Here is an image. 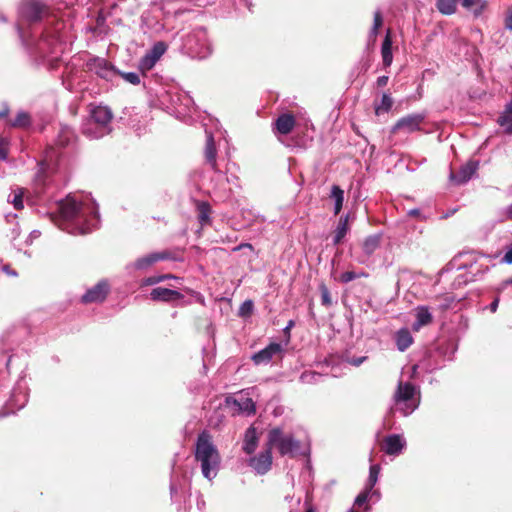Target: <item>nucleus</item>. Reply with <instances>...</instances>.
<instances>
[{
	"mask_svg": "<svg viewBox=\"0 0 512 512\" xmlns=\"http://www.w3.org/2000/svg\"><path fill=\"white\" fill-rule=\"evenodd\" d=\"M65 23L51 15L40 0H23L16 23L19 38L29 55L39 64L54 69L63 51Z\"/></svg>",
	"mask_w": 512,
	"mask_h": 512,
	"instance_id": "f257e3e1",
	"label": "nucleus"
},
{
	"mask_svg": "<svg viewBox=\"0 0 512 512\" xmlns=\"http://www.w3.org/2000/svg\"><path fill=\"white\" fill-rule=\"evenodd\" d=\"M61 229L70 234H87L100 224L98 205L89 196L68 195L58 202Z\"/></svg>",
	"mask_w": 512,
	"mask_h": 512,
	"instance_id": "f03ea898",
	"label": "nucleus"
},
{
	"mask_svg": "<svg viewBox=\"0 0 512 512\" xmlns=\"http://www.w3.org/2000/svg\"><path fill=\"white\" fill-rule=\"evenodd\" d=\"M194 456L200 463L202 475L210 481L214 479L219 471L221 458L211 436L205 431L197 437Z\"/></svg>",
	"mask_w": 512,
	"mask_h": 512,
	"instance_id": "7ed1b4c3",
	"label": "nucleus"
},
{
	"mask_svg": "<svg viewBox=\"0 0 512 512\" xmlns=\"http://www.w3.org/2000/svg\"><path fill=\"white\" fill-rule=\"evenodd\" d=\"M112 119L113 113L108 106H93L89 116L82 122V134L89 139H100L111 133Z\"/></svg>",
	"mask_w": 512,
	"mask_h": 512,
	"instance_id": "20e7f679",
	"label": "nucleus"
},
{
	"mask_svg": "<svg viewBox=\"0 0 512 512\" xmlns=\"http://www.w3.org/2000/svg\"><path fill=\"white\" fill-rule=\"evenodd\" d=\"M416 387L410 382H399L393 395L391 413H399L403 417L411 415L420 405V397H416Z\"/></svg>",
	"mask_w": 512,
	"mask_h": 512,
	"instance_id": "39448f33",
	"label": "nucleus"
},
{
	"mask_svg": "<svg viewBox=\"0 0 512 512\" xmlns=\"http://www.w3.org/2000/svg\"><path fill=\"white\" fill-rule=\"evenodd\" d=\"M182 47L192 58L205 59L212 53V45L204 27H196L183 37Z\"/></svg>",
	"mask_w": 512,
	"mask_h": 512,
	"instance_id": "423d86ee",
	"label": "nucleus"
},
{
	"mask_svg": "<svg viewBox=\"0 0 512 512\" xmlns=\"http://www.w3.org/2000/svg\"><path fill=\"white\" fill-rule=\"evenodd\" d=\"M266 445L276 448L281 456L295 457L300 452L301 442L292 434H285L281 427H273L268 431Z\"/></svg>",
	"mask_w": 512,
	"mask_h": 512,
	"instance_id": "0eeeda50",
	"label": "nucleus"
},
{
	"mask_svg": "<svg viewBox=\"0 0 512 512\" xmlns=\"http://www.w3.org/2000/svg\"><path fill=\"white\" fill-rule=\"evenodd\" d=\"M28 401V391L27 386L23 383L22 379H20L16 386L12 390V394L9 400L6 402L4 408L0 410V418L6 417L12 413H15L16 410L22 409Z\"/></svg>",
	"mask_w": 512,
	"mask_h": 512,
	"instance_id": "6e6552de",
	"label": "nucleus"
},
{
	"mask_svg": "<svg viewBox=\"0 0 512 512\" xmlns=\"http://www.w3.org/2000/svg\"><path fill=\"white\" fill-rule=\"evenodd\" d=\"M88 71L94 73L99 78L107 81L114 82L118 77L120 70H118L111 62L105 58L93 57L86 62Z\"/></svg>",
	"mask_w": 512,
	"mask_h": 512,
	"instance_id": "1a4fd4ad",
	"label": "nucleus"
},
{
	"mask_svg": "<svg viewBox=\"0 0 512 512\" xmlns=\"http://www.w3.org/2000/svg\"><path fill=\"white\" fill-rule=\"evenodd\" d=\"M190 490V478L185 473L175 469L170 478V496L173 502L185 500Z\"/></svg>",
	"mask_w": 512,
	"mask_h": 512,
	"instance_id": "9d476101",
	"label": "nucleus"
},
{
	"mask_svg": "<svg viewBox=\"0 0 512 512\" xmlns=\"http://www.w3.org/2000/svg\"><path fill=\"white\" fill-rule=\"evenodd\" d=\"M427 117L426 112L412 113L399 118L391 128V133L402 131L411 134L421 130V125Z\"/></svg>",
	"mask_w": 512,
	"mask_h": 512,
	"instance_id": "9b49d317",
	"label": "nucleus"
},
{
	"mask_svg": "<svg viewBox=\"0 0 512 512\" xmlns=\"http://www.w3.org/2000/svg\"><path fill=\"white\" fill-rule=\"evenodd\" d=\"M248 465L256 474L265 475L272 466V449L265 445L263 451L249 459Z\"/></svg>",
	"mask_w": 512,
	"mask_h": 512,
	"instance_id": "f8f14e48",
	"label": "nucleus"
},
{
	"mask_svg": "<svg viewBox=\"0 0 512 512\" xmlns=\"http://www.w3.org/2000/svg\"><path fill=\"white\" fill-rule=\"evenodd\" d=\"M175 259L169 251L152 252L145 256L138 258L135 262L130 264L128 268L132 267L136 270H146L158 261Z\"/></svg>",
	"mask_w": 512,
	"mask_h": 512,
	"instance_id": "ddd939ff",
	"label": "nucleus"
},
{
	"mask_svg": "<svg viewBox=\"0 0 512 512\" xmlns=\"http://www.w3.org/2000/svg\"><path fill=\"white\" fill-rule=\"evenodd\" d=\"M109 292V284L102 280L89 288L81 297V302L84 304L100 303L103 302Z\"/></svg>",
	"mask_w": 512,
	"mask_h": 512,
	"instance_id": "4468645a",
	"label": "nucleus"
},
{
	"mask_svg": "<svg viewBox=\"0 0 512 512\" xmlns=\"http://www.w3.org/2000/svg\"><path fill=\"white\" fill-rule=\"evenodd\" d=\"M406 440L400 434H390L384 438L382 450L389 456H398L406 447Z\"/></svg>",
	"mask_w": 512,
	"mask_h": 512,
	"instance_id": "2eb2a0df",
	"label": "nucleus"
},
{
	"mask_svg": "<svg viewBox=\"0 0 512 512\" xmlns=\"http://www.w3.org/2000/svg\"><path fill=\"white\" fill-rule=\"evenodd\" d=\"M283 351L280 343L272 342L265 348L253 354L251 359L255 365L268 364L272 358Z\"/></svg>",
	"mask_w": 512,
	"mask_h": 512,
	"instance_id": "dca6fc26",
	"label": "nucleus"
},
{
	"mask_svg": "<svg viewBox=\"0 0 512 512\" xmlns=\"http://www.w3.org/2000/svg\"><path fill=\"white\" fill-rule=\"evenodd\" d=\"M182 298L183 295L179 291L163 287L154 288L150 292V299L153 301L173 303Z\"/></svg>",
	"mask_w": 512,
	"mask_h": 512,
	"instance_id": "f3484780",
	"label": "nucleus"
},
{
	"mask_svg": "<svg viewBox=\"0 0 512 512\" xmlns=\"http://www.w3.org/2000/svg\"><path fill=\"white\" fill-rule=\"evenodd\" d=\"M479 167V162L476 160H470L465 165L461 166L459 171L454 174H450L451 180L458 184L468 182L472 176L476 173Z\"/></svg>",
	"mask_w": 512,
	"mask_h": 512,
	"instance_id": "a211bd4d",
	"label": "nucleus"
},
{
	"mask_svg": "<svg viewBox=\"0 0 512 512\" xmlns=\"http://www.w3.org/2000/svg\"><path fill=\"white\" fill-rule=\"evenodd\" d=\"M205 161L210 166V168L218 175L222 174V171L218 168L217 165V149L215 146V141L213 135L211 133L206 132V144H205Z\"/></svg>",
	"mask_w": 512,
	"mask_h": 512,
	"instance_id": "6ab92c4d",
	"label": "nucleus"
},
{
	"mask_svg": "<svg viewBox=\"0 0 512 512\" xmlns=\"http://www.w3.org/2000/svg\"><path fill=\"white\" fill-rule=\"evenodd\" d=\"M295 124V117L292 114L284 113L274 121L273 131L281 135H287L293 130Z\"/></svg>",
	"mask_w": 512,
	"mask_h": 512,
	"instance_id": "aec40b11",
	"label": "nucleus"
},
{
	"mask_svg": "<svg viewBox=\"0 0 512 512\" xmlns=\"http://www.w3.org/2000/svg\"><path fill=\"white\" fill-rule=\"evenodd\" d=\"M415 321L412 324L414 331H419L423 326L430 324L433 320L432 313L428 306L420 305L415 308Z\"/></svg>",
	"mask_w": 512,
	"mask_h": 512,
	"instance_id": "412c9836",
	"label": "nucleus"
},
{
	"mask_svg": "<svg viewBox=\"0 0 512 512\" xmlns=\"http://www.w3.org/2000/svg\"><path fill=\"white\" fill-rule=\"evenodd\" d=\"M259 443V436L254 426H250L246 429L243 438L242 449L246 454H252L255 452Z\"/></svg>",
	"mask_w": 512,
	"mask_h": 512,
	"instance_id": "4be33fe9",
	"label": "nucleus"
},
{
	"mask_svg": "<svg viewBox=\"0 0 512 512\" xmlns=\"http://www.w3.org/2000/svg\"><path fill=\"white\" fill-rule=\"evenodd\" d=\"M76 140V135L74 130L67 126H61L57 138L55 140L56 146L59 148H66L74 144Z\"/></svg>",
	"mask_w": 512,
	"mask_h": 512,
	"instance_id": "5701e85b",
	"label": "nucleus"
},
{
	"mask_svg": "<svg viewBox=\"0 0 512 512\" xmlns=\"http://www.w3.org/2000/svg\"><path fill=\"white\" fill-rule=\"evenodd\" d=\"M392 44L391 30L387 29L381 45V56L384 68L390 67L393 62Z\"/></svg>",
	"mask_w": 512,
	"mask_h": 512,
	"instance_id": "b1692460",
	"label": "nucleus"
},
{
	"mask_svg": "<svg viewBox=\"0 0 512 512\" xmlns=\"http://www.w3.org/2000/svg\"><path fill=\"white\" fill-rule=\"evenodd\" d=\"M497 124L503 128L505 134L512 135V99L506 103L498 116Z\"/></svg>",
	"mask_w": 512,
	"mask_h": 512,
	"instance_id": "393cba45",
	"label": "nucleus"
},
{
	"mask_svg": "<svg viewBox=\"0 0 512 512\" xmlns=\"http://www.w3.org/2000/svg\"><path fill=\"white\" fill-rule=\"evenodd\" d=\"M395 343L399 351L404 352L413 343V337L407 328H401L395 333Z\"/></svg>",
	"mask_w": 512,
	"mask_h": 512,
	"instance_id": "a878e982",
	"label": "nucleus"
},
{
	"mask_svg": "<svg viewBox=\"0 0 512 512\" xmlns=\"http://www.w3.org/2000/svg\"><path fill=\"white\" fill-rule=\"evenodd\" d=\"M383 15L381 11L378 9L373 14V24L368 33V43L374 44L376 42L377 36L379 34V29L383 26Z\"/></svg>",
	"mask_w": 512,
	"mask_h": 512,
	"instance_id": "bb28decb",
	"label": "nucleus"
},
{
	"mask_svg": "<svg viewBox=\"0 0 512 512\" xmlns=\"http://www.w3.org/2000/svg\"><path fill=\"white\" fill-rule=\"evenodd\" d=\"M349 230L348 226V215L341 216L338 222V225L335 229L334 237H333V245H338L341 243L343 238L346 236Z\"/></svg>",
	"mask_w": 512,
	"mask_h": 512,
	"instance_id": "cd10ccee",
	"label": "nucleus"
},
{
	"mask_svg": "<svg viewBox=\"0 0 512 512\" xmlns=\"http://www.w3.org/2000/svg\"><path fill=\"white\" fill-rule=\"evenodd\" d=\"M381 235L374 234L368 236L363 242V252L366 256H371L380 246Z\"/></svg>",
	"mask_w": 512,
	"mask_h": 512,
	"instance_id": "c85d7f7f",
	"label": "nucleus"
},
{
	"mask_svg": "<svg viewBox=\"0 0 512 512\" xmlns=\"http://www.w3.org/2000/svg\"><path fill=\"white\" fill-rule=\"evenodd\" d=\"M330 197L334 199V214L337 215L343 207L344 191L338 185L331 188Z\"/></svg>",
	"mask_w": 512,
	"mask_h": 512,
	"instance_id": "c756f323",
	"label": "nucleus"
},
{
	"mask_svg": "<svg viewBox=\"0 0 512 512\" xmlns=\"http://www.w3.org/2000/svg\"><path fill=\"white\" fill-rule=\"evenodd\" d=\"M462 6L471 10L475 16H479L487 6L486 0H461Z\"/></svg>",
	"mask_w": 512,
	"mask_h": 512,
	"instance_id": "7c9ffc66",
	"label": "nucleus"
},
{
	"mask_svg": "<svg viewBox=\"0 0 512 512\" xmlns=\"http://www.w3.org/2000/svg\"><path fill=\"white\" fill-rule=\"evenodd\" d=\"M11 127L27 128L31 125V118L29 113L25 111H18L16 117L9 122Z\"/></svg>",
	"mask_w": 512,
	"mask_h": 512,
	"instance_id": "2f4dec72",
	"label": "nucleus"
},
{
	"mask_svg": "<svg viewBox=\"0 0 512 512\" xmlns=\"http://www.w3.org/2000/svg\"><path fill=\"white\" fill-rule=\"evenodd\" d=\"M392 105H393L392 97L389 94L384 93L382 95L380 103H375V106H374L375 114L380 115L382 113L389 112L392 108Z\"/></svg>",
	"mask_w": 512,
	"mask_h": 512,
	"instance_id": "473e14b6",
	"label": "nucleus"
},
{
	"mask_svg": "<svg viewBox=\"0 0 512 512\" xmlns=\"http://www.w3.org/2000/svg\"><path fill=\"white\" fill-rule=\"evenodd\" d=\"M198 220L201 225H206L210 221L211 207L207 202L200 201L197 203Z\"/></svg>",
	"mask_w": 512,
	"mask_h": 512,
	"instance_id": "72a5a7b5",
	"label": "nucleus"
},
{
	"mask_svg": "<svg viewBox=\"0 0 512 512\" xmlns=\"http://www.w3.org/2000/svg\"><path fill=\"white\" fill-rule=\"evenodd\" d=\"M437 9L445 15H451L456 11V0H437Z\"/></svg>",
	"mask_w": 512,
	"mask_h": 512,
	"instance_id": "f704fd0d",
	"label": "nucleus"
},
{
	"mask_svg": "<svg viewBox=\"0 0 512 512\" xmlns=\"http://www.w3.org/2000/svg\"><path fill=\"white\" fill-rule=\"evenodd\" d=\"M167 45L162 42H156L150 50L146 52L151 58H153L156 62L163 56L166 52Z\"/></svg>",
	"mask_w": 512,
	"mask_h": 512,
	"instance_id": "c9c22d12",
	"label": "nucleus"
},
{
	"mask_svg": "<svg viewBox=\"0 0 512 512\" xmlns=\"http://www.w3.org/2000/svg\"><path fill=\"white\" fill-rule=\"evenodd\" d=\"M49 157L50 156L47 155L46 159L39 163V169L35 175V185L37 186V188L45 185V173H46V169L48 167L47 162H48Z\"/></svg>",
	"mask_w": 512,
	"mask_h": 512,
	"instance_id": "e433bc0d",
	"label": "nucleus"
},
{
	"mask_svg": "<svg viewBox=\"0 0 512 512\" xmlns=\"http://www.w3.org/2000/svg\"><path fill=\"white\" fill-rule=\"evenodd\" d=\"M379 473H380L379 465L375 464V465L370 466L369 476H368L367 484L365 486L366 488L373 491V488L378 481Z\"/></svg>",
	"mask_w": 512,
	"mask_h": 512,
	"instance_id": "4c0bfd02",
	"label": "nucleus"
},
{
	"mask_svg": "<svg viewBox=\"0 0 512 512\" xmlns=\"http://www.w3.org/2000/svg\"><path fill=\"white\" fill-rule=\"evenodd\" d=\"M372 495H378V493L365 487V489L356 496L354 505L360 507L366 504Z\"/></svg>",
	"mask_w": 512,
	"mask_h": 512,
	"instance_id": "58836bf2",
	"label": "nucleus"
},
{
	"mask_svg": "<svg viewBox=\"0 0 512 512\" xmlns=\"http://www.w3.org/2000/svg\"><path fill=\"white\" fill-rule=\"evenodd\" d=\"M322 375L320 373H317L315 371H304L300 375V381L305 384H314L316 383Z\"/></svg>",
	"mask_w": 512,
	"mask_h": 512,
	"instance_id": "ea45409f",
	"label": "nucleus"
},
{
	"mask_svg": "<svg viewBox=\"0 0 512 512\" xmlns=\"http://www.w3.org/2000/svg\"><path fill=\"white\" fill-rule=\"evenodd\" d=\"M157 62L151 58L148 54H145L139 61L138 67L139 69L145 73L150 71Z\"/></svg>",
	"mask_w": 512,
	"mask_h": 512,
	"instance_id": "a19ab883",
	"label": "nucleus"
},
{
	"mask_svg": "<svg viewBox=\"0 0 512 512\" xmlns=\"http://www.w3.org/2000/svg\"><path fill=\"white\" fill-rule=\"evenodd\" d=\"M368 274L364 271L360 272V273H356L354 271H346L344 273L341 274L340 276V281L342 283H349L355 279H358V278H361V277H367Z\"/></svg>",
	"mask_w": 512,
	"mask_h": 512,
	"instance_id": "79ce46f5",
	"label": "nucleus"
},
{
	"mask_svg": "<svg viewBox=\"0 0 512 512\" xmlns=\"http://www.w3.org/2000/svg\"><path fill=\"white\" fill-rule=\"evenodd\" d=\"M122 77L126 82L132 84V85H138L140 84V76L136 72H121L119 73L118 77Z\"/></svg>",
	"mask_w": 512,
	"mask_h": 512,
	"instance_id": "37998d69",
	"label": "nucleus"
},
{
	"mask_svg": "<svg viewBox=\"0 0 512 512\" xmlns=\"http://www.w3.org/2000/svg\"><path fill=\"white\" fill-rule=\"evenodd\" d=\"M321 293V303L322 305L329 307L332 305V299L330 295V291L325 284H321L319 287Z\"/></svg>",
	"mask_w": 512,
	"mask_h": 512,
	"instance_id": "c03bdc74",
	"label": "nucleus"
},
{
	"mask_svg": "<svg viewBox=\"0 0 512 512\" xmlns=\"http://www.w3.org/2000/svg\"><path fill=\"white\" fill-rule=\"evenodd\" d=\"M11 203L13 204L16 210H20L24 207L22 189H18L17 191L14 192L13 198L11 199Z\"/></svg>",
	"mask_w": 512,
	"mask_h": 512,
	"instance_id": "a18cd8bd",
	"label": "nucleus"
},
{
	"mask_svg": "<svg viewBox=\"0 0 512 512\" xmlns=\"http://www.w3.org/2000/svg\"><path fill=\"white\" fill-rule=\"evenodd\" d=\"M253 310V302L251 300L244 301L239 309V314L241 316H247L252 313Z\"/></svg>",
	"mask_w": 512,
	"mask_h": 512,
	"instance_id": "49530a36",
	"label": "nucleus"
},
{
	"mask_svg": "<svg viewBox=\"0 0 512 512\" xmlns=\"http://www.w3.org/2000/svg\"><path fill=\"white\" fill-rule=\"evenodd\" d=\"M160 282H162V278L158 277V275H153V276H149V277L142 279L140 286H142V287L152 286V285L158 284Z\"/></svg>",
	"mask_w": 512,
	"mask_h": 512,
	"instance_id": "de8ad7c7",
	"label": "nucleus"
},
{
	"mask_svg": "<svg viewBox=\"0 0 512 512\" xmlns=\"http://www.w3.org/2000/svg\"><path fill=\"white\" fill-rule=\"evenodd\" d=\"M8 157L7 141L0 138V161H5Z\"/></svg>",
	"mask_w": 512,
	"mask_h": 512,
	"instance_id": "09e8293b",
	"label": "nucleus"
},
{
	"mask_svg": "<svg viewBox=\"0 0 512 512\" xmlns=\"http://www.w3.org/2000/svg\"><path fill=\"white\" fill-rule=\"evenodd\" d=\"M244 404H245V406L241 407V409L248 411L249 413L255 412V404L253 403V401L251 399H249V398L246 399Z\"/></svg>",
	"mask_w": 512,
	"mask_h": 512,
	"instance_id": "8fccbe9b",
	"label": "nucleus"
},
{
	"mask_svg": "<svg viewBox=\"0 0 512 512\" xmlns=\"http://www.w3.org/2000/svg\"><path fill=\"white\" fill-rule=\"evenodd\" d=\"M505 28L509 31H512V8L508 10V13L505 17Z\"/></svg>",
	"mask_w": 512,
	"mask_h": 512,
	"instance_id": "3c124183",
	"label": "nucleus"
},
{
	"mask_svg": "<svg viewBox=\"0 0 512 512\" xmlns=\"http://www.w3.org/2000/svg\"><path fill=\"white\" fill-rule=\"evenodd\" d=\"M407 214L411 217H419L421 220H426V217L423 216L418 208L410 209Z\"/></svg>",
	"mask_w": 512,
	"mask_h": 512,
	"instance_id": "603ef678",
	"label": "nucleus"
},
{
	"mask_svg": "<svg viewBox=\"0 0 512 512\" xmlns=\"http://www.w3.org/2000/svg\"><path fill=\"white\" fill-rule=\"evenodd\" d=\"M226 181L230 184H233L235 186H239V178L237 175L231 173L230 175L226 176Z\"/></svg>",
	"mask_w": 512,
	"mask_h": 512,
	"instance_id": "864d4df0",
	"label": "nucleus"
},
{
	"mask_svg": "<svg viewBox=\"0 0 512 512\" xmlns=\"http://www.w3.org/2000/svg\"><path fill=\"white\" fill-rule=\"evenodd\" d=\"M388 80H389L388 76H385V75L379 76L377 78L376 84L378 87H384L387 85Z\"/></svg>",
	"mask_w": 512,
	"mask_h": 512,
	"instance_id": "5fc2aeb1",
	"label": "nucleus"
},
{
	"mask_svg": "<svg viewBox=\"0 0 512 512\" xmlns=\"http://www.w3.org/2000/svg\"><path fill=\"white\" fill-rule=\"evenodd\" d=\"M295 326L294 320H289L285 328L283 329V332L287 337H290V330Z\"/></svg>",
	"mask_w": 512,
	"mask_h": 512,
	"instance_id": "6e6d98bb",
	"label": "nucleus"
},
{
	"mask_svg": "<svg viewBox=\"0 0 512 512\" xmlns=\"http://www.w3.org/2000/svg\"><path fill=\"white\" fill-rule=\"evenodd\" d=\"M367 359V357L363 356V357H358V358H353L350 363L354 366H360L365 360Z\"/></svg>",
	"mask_w": 512,
	"mask_h": 512,
	"instance_id": "4d7b16f0",
	"label": "nucleus"
},
{
	"mask_svg": "<svg viewBox=\"0 0 512 512\" xmlns=\"http://www.w3.org/2000/svg\"><path fill=\"white\" fill-rule=\"evenodd\" d=\"M503 260L507 264H512V248L505 253Z\"/></svg>",
	"mask_w": 512,
	"mask_h": 512,
	"instance_id": "13d9d810",
	"label": "nucleus"
},
{
	"mask_svg": "<svg viewBox=\"0 0 512 512\" xmlns=\"http://www.w3.org/2000/svg\"><path fill=\"white\" fill-rule=\"evenodd\" d=\"M9 111H10L9 106L7 104H4L3 108L0 110V119L7 117L9 114Z\"/></svg>",
	"mask_w": 512,
	"mask_h": 512,
	"instance_id": "bf43d9fd",
	"label": "nucleus"
},
{
	"mask_svg": "<svg viewBox=\"0 0 512 512\" xmlns=\"http://www.w3.org/2000/svg\"><path fill=\"white\" fill-rule=\"evenodd\" d=\"M498 304H499L498 298L494 299V301L491 302V304L489 305V309L492 313L497 311Z\"/></svg>",
	"mask_w": 512,
	"mask_h": 512,
	"instance_id": "052dcab7",
	"label": "nucleus"
},
{
	"mask_svg": "<svg viewBox=\"0 0 512 512\" xmlns=\"http://www.w3.org/2000/svg\"><path fill=\"white\" fill-rule=\"evenodd\" d=\"M243 248L253 249V246L250 243H241L240 245L236 246L233 250L234 251H239V250H241Z\"/></svg>",
	"mask_w": 512,
	"mask_h": 512,
	"instance_id": "680f3d73",
	"label": "nucleus"
},
{
	"mask_svg": "<svg viewBox=\"0 0 512 512\" xmlns=\"http://www.w3.org/2000/svg\"><path fill=\"white\" fill-rule=\"evenodd\" d=\"M505 215L508 219L512 220V204L506 208Z\"/></svg>",
	"mask_w": 512,
	"mask_h": 512,
	"instance_id": "e2e57ef3",
	"label": "nucleus"
},
{
	"mask_svg": "<svg viewBox=\"0 0 512 512\" xmlns=\"http://www.w3.org/2000/svg\"><path fill=\"white\" fill-rule=\"evenodd\" d=\"M4 271L8 274V275H11V276H16L17 273L14 271V270H11L8 266H5L4 267Z\"/></svg>",
	"mask_w": 512,
	"mask_h": 512,
	"instance_id": "0e129e2a",
	"label": "nucleus"
},
{
	"mask_svg": "<svg viewBox=\"0 0 512 512\" xmlns=\"http://www.w3.org/2000/svg\"><path fill=\"white\" fill-rule=\"evenodd\" d=\"M158 277H161L162 278V281L166 280V279H171V278H175L173 275L171 274H163V275H158Z\"/></svg>",
	"mask_w": 512,
	"mask_h": 512,
	"instance_id": "69168bd1",
	"label": "nucleus"
},
{
	"mask_svg": "<svg viewBox=\"0 0 512 512\" xmlns=\"http://www.w3.org/2000/svg\"><path fill=\"white\" fill-rule=\"evenodd\" d=\"M305 512H315V509H314V507L312 505H308L306 503V510H305Z\"/></svg>",
	"mask_w": 512,
	"mask_h": 512,
	"instance_id": "338daca9",
	"label": "nucleus"
},
{
	"mask_svg": "<svg viewBox=\"0 0 512 512\" xmlns=\"http://www.w3.org/2000/svg\"><path fill=\"white\" fill-rule=\"evenodd\" d=\"M477 278H476V275H473L471 277H466L464 282H470V281H476Z\"/></svg>",
	"mask_w": 512,
	"mask_h": 512,
	"instance_id": "774afa93",
	"label": "nucleus"
}]
</instances>
